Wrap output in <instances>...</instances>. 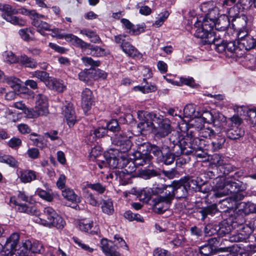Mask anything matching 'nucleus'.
<instances>
[{
	"mask_svg": "<svg viewBox=\"0 0 256 256\" xmlns=\"http://www.w3.org/2000/svg\"><path fill=\"white\" fill-rule=\"evenodd\" d=\"M112 144L117 146V151L120 154H126L132 146V142L123 132H119L115 135L112 140Z\"/></svg>",
	"mask_w": 256,
	"mask_h": 256,
	"instance_id": "obj_12",
	"label": "nucleus"
},
{
	"mask_svg": "<svg viewBox=\"0 0 256 256\" xmlns=\"http://www.w3.org/2000/svg\"><path fill=\"white\" fill-rule=\"evenodd\" d=\"M228 138L232 140H236L242 138L244 135V130L238 126L230 125L228 128H224L222 129Z\"/></svg>",
	"mask_w": 256,
	"mask_h": 256,
	"instance_id": "obj_16",
	"label": "nucleus"
},
{
	"mask_svg": "<svg viewBox=\"0 0 256 256\" xmlns=\"http://www.w3.org/2000/svg\"><path fill=\"white\" fill-rule=\"evenodd\" d=\"M22 248L25 252L31 251L33 253H40L43 248L42 244L39 241L34 240L32 242L28 240L22 242Z\"/></svg>",
	"mask_w": 256,
	"mask_h": 256,
	"instance_id": "obj_20",
	"label": "nucleus"
},
{
	"mask_svg": "<svg viewBox=\"0 0 256 256\" xmlns=\"http://www.w3.org/2000/svg\"><path fill=\"white\" fill-rule=\"evenodd\" d=\"M100 247L106 256H120V254L116 251L114 244L112 241L103 238L101 240Z\"/></svg>",
	"mask_w": 256,
	"mask_h": 256,
	"instance_id": "obj_22",
	"label": "nucleus"
},
{
	"mask_svg": "<svg viewBox=\"0 0 256 256\" xmlns=\"http://www.w3.org/2000/svg\"><path fill=\"white\" fill-rule=\"evenodd\" d=\"M147 116L155 123L158 124L156 128L155 135L158 138H164L168 136L172 130L170 121L166 118L164 119L161 116H158L154 113H149Z\"/></svg>",
	"mask_w": 256,
	"mask_h": 256,
	"instance_id": "obj_6",
	"label": "nucleus"
},
{
	"mask_svg": "<svg viewBox=\"0 0 256 256\" xmlns=\"http://www.w3.org/2000/svg\"><path fill=\"white\" fill-rule=\"evenodd\" d=\"M0 162L6 164L11 167H18V162L14 157L10 155H4L0 156Z\"/></svg>",
	"mask_w": 256,
	"mask_h": 256,
	"instance_id": "obj_45",
	"label": "nucleus"
},
{
	"mask_svg": "<svg viewBox=\"0 0 256 256\" xmlns=\"http://www.w3.org/2000/svg\"><path fill=\"white\" fill-rule=\"evenodd\" d=\"M36 194L40 198L48 202H52L54 198L53 194L40 188L36 190Z\"/></svg>",
	"mask_w": 256,
	"mask_h": 256,
	"instance_id": "obj_60",
	"label": "nucleus"
},
{
	"mask_svg": "<svg viewBox=\"0 0 256 256\" xmlns=\"http://www.w3.org/2000/svg\"><path fill=\"white\" fill-rule=\"evenodd\" d=\"M226 120V118L222 114L216 112L214 114V122L212 123L214 126L221 127L224 126Z\"/></svg>",
	"mask_w": 256,
	"mask_h": 256,
	"instance_id": "obj_51",
	"label": "nucleus"
},
{
	"mask_svg": "<svg viewBox=\"0 0 256 256\" xmlns=\"http://www.w3.org/2000/svg\"><path fill=\"white\" fill-rule=\"evenodd\" d=\"M173 192L172 186H168L165 196H158L153 200V208L156 212L161 214L168 208L172 200Z\"/></svg>",
	"mask_w": 256,
	"mask_h": 256,
	"instance_id": "obj_5",
	"label": "nucleus"
},
{
	"mask_svg": "<svg viewBox=\"0 0 256 256\" xmlns=\"http://www.w3.org/2000/svg\"><path fill=\"white\" fill-rule=\"evenodd\" d=\"M10 202L18 206L17 210L19 212L34 215L38 214V212L34 207L29 206L26 204H18V202L16 200V196L10 197Z\"/></svg>",
	"mask_w": 256,
	"mask_h": 256,
	"instance_id": "obj_25",
	"label": "nucleus"
},
{
	"mask_svg": "<svg viewBox=\"0 0 256 256\" xmlns=\"http://www.w3.org/2000/svg\"><path fill=\"white\" fill-rule=\"evenodd\" d=\"M248 238V236L245 234L236 232L229 236V240L231 242H244Z\"/></svg>",
	"mask_w": 256,
	"mask_h": 256,
	"instance_id": "obj_55",
	"label": "nucleus"
},
{
	"mask_svg": "<svg viewBox=\"0 0 256 256\" xmlns=\"http://www.w3.org/2000/svg\"><path fill=\"white\" fill-rule=\"evenodd\" d=\"M21 65L26 68H36L37 67V62L35 60L24 54L19 57V62Z\"/></svg>",
	"mask_w": 256,
	"mask_h": 256,
	"instance_id": "obj_37",
	"label": "nucleus"
},
{
	"mask_svg": "<svg viewBox=\"0 0 256 256\" xmlns=\"http://www.w3.org/2000/svg\"><path fill=\"white\" fill-rule=\"evenodd\" d=\"M94 222L92 220L88 219H83L78 222V228L84 232H88L90 228L94 226Z\"/></svg>",
	"mask_w": 256,
	"mask_h": 256,
	"instance_id": "obj_46",
	"label": "nucleus"
},
{
	"mask_svg": "<svg viewBox=\"0 0 256 256\" xmlns=\"http://www.w3.org/2000/svg\"><path fill=\"white\" fill-rule=\"evenodd\" d=\"M214 188V196L216 198H221L244 190L241 182H234L228 178L218 179Z\"/></svg>",
	"mask_w": 256,
	"mask_h": 256,
	"instance_id": "obj_3",
	"label": "nucleus"
},
{
	"mask_svg": "<svg viewBox=\"0 0 256 256\" xmlns=\"http://www.w3.org/2000/svg\"><path fill=\"white\" fill-rule=\"evenodd\" d=\"M217 228L218 234L223 236L231 232L232 226L226 221L224 220L220 222Z\"/></svg>",
	"mask_w": 256,
	"mask_h": 256,
	"instance_id": "obj_43",
	"label": "nucleus"
},
{
	"mask_svg": "<svg viewBox=\"0 0 256 256\" xmlns=\"http://www.w3.org/2000/svg\"><path fill=\"white\" fill-rule=\"evenodd\" d=\"M126 164V166L124 168V170L120 174V178L122 180V184H128V180L130 174L136 170V166H138L131 158H128V162Z\"/></svg>",
	"mask_w": 256,
	"mask_h": 256,
	"instance_id": "obj_15",
	"label": "nucleus"
},
{
	"mask_svg": "<svg viewBox=\"0 0 256 256\" xmlns=\"http://www.w3.org/2000/svg\"><path fill=\"white\" fill-rule=\"evenodd\" d=\"M36 223L48 227H56L58 229H62L65 222L52 207L48 206L44 208L43 212L34 220Z\"/></svg>",
	"mask_w": 256,
	"mask_h": 256,
	"instance_id": "obj_2",
	"label": "nucleus"
},
{
	"mask_svg": "<svg viewBox=\"0 0 256 256\" xmlns=\"http://www.w3.org/2000/svg\"><path fill=\"white\" fill-rule=\"evenodd\" d=\"M88 48L91 50L90 54L94 56L98 57L104 56L106 54V52L105 49L102 48L100 46H90Z\"/></svg>",
	"mask_w": 256,
	"mask_h": 256,
	"instance_id": "obj_54",
	"label": "nucleus"
},
{
	"mask_svg": "<svg viewBox=\"0 0 256 256\" xmlns=\"http://www.w3.org/2000/svg\"><path fill=\"white\" fill-rule=\"evenodd\" d=\"M38 173L34 170H26L20 172L19 178L23 183H30L38 179Z\"/></svg>",
	"mask_w": 256,
	"mask_h": 256,
	"instance_id": "obj_26",
	"label": "nucleus"
},
{
	"mask_svg": "<svg viewBox=\"0 0 256 256\" xmlns=\"http://www.w3.org/2000/svg\"><path fill=\"white\" fill-rule=\"evenodd\" d=\"M210 140L212 150L213 152H216L222 148L226 142L225 137L218 134H216L215 136Z\"/></svg>",
	"mask_w": 256,
	"mask_h": 256,
	"instance_id": "obj_33",
	"label": "nucleus"
},
{
	"mask_svg": "<svg viewBox=\"0 0 256 256\" xmlns=\"http://www.w3.org/2000/svg\"><path fill=\"white\" fill-rule=\"evenodd\" d=\"M113 150L104 154L105 160H102L104 166H108L112 168H117L118 165V156H116L113 153Z\"/></svg>",
	"mask_w": 256,
	"mask_h": 256,
	"instance_id": "obj_32",
	"label": "nucleus"
},
{
	"mask_svg": "<svg viewBox=\"0 0 256 256\" xmlns=\"http://www.w3.org/2000/svg\"><path fill=\"white\" fill-rule=\"evenodd\" d=\"M62 113L66 118L68 126H72L76 122V116L73 108V105L70 102H65L64 106L62 108Z\"/></svg>",
	"mask_w": 256,
	"mask_h": 256,
	"instance_id": "obj_14",
	"label": "nucleus"
},
{
	"mask_svg": "<svg viewBox=\"0 0 256 256\" xmlns=\"http://www.w3.org/2000/svg\"><path fill=\"white\" fill-rule=\"evenodd\" d=\"M180 144L183 148V154L188 155L196 150L204 148L205 140L198 137L187 136L181 139Z\"/></svg>",
	"mask_w": 256,
	"mask_h": 256,
	"instance_id": "obj_7",
	"label": "nucleus"
},
{
	"mask_svg": "<svg viewBox=\"0 0 256 256\" xmlns=\"http://www.w3.org/2000/svg\"><path fill=\"white\" fill-rule=\"evenodd\" d=\"M102 212L108 215H111L114 212L112 201L110 199L104 200L101 202Z\"/></svg>",
	"mask_w": 256,
	"mask_h": 256,
	"instance_id": "obj_40",
	"label": "nucleus"
},
{
	"mask_svg": "<svg viewBox=\"0 0 256 256\" xmlns=\"http://www.w3.org/2000/svg\"><path fill=\"white\" fill-rule=\"evenodd\" d=\"M130 38L126 34H119L114 36V40L120 46L122 50L131 57H136L139 55L137 49L130 44Z\"/></svg>",
	"mask_w": 256,
	"mask_h": 256,
	"instance_id": "obj_8",
	"label": "nucleus"
},
{
	"mask_svg": "<svg viewBox=\"0 0 256 256\" xmlns=\"http://www.w3.org/2000/svg\"><path fill=\"white\" fill-rule=\"evenodd\" d=\"M214 114L208 110H202L197 112V116L202 117L204 121L207 123L212 124V122H214Z\"/></svg>",
	"mask_w": 256,
	"mask_h": 256,
	"instance_id": "obj_44",
	"label": "nucleus"
},
{
	"mask_svg": "<svg viewBox=\"0 0 256 256\" xmlns=\"http://www.w3.org/2000/svg\"><path fill=\"white\" fill-rule=\"evenodd\" d=\"M218 212V209L216 204H212L198 209V212L200 214L202 221H204L208 216H212Z\"/></svg>",
	"mask_w": 256,
	"mask_h": 256,
	"instance_id": "obj_28",
	"label": "nucleus"
},
{
	"mask_svg": "<svg viewBox=\"0 0 256 256\" xmlns=\"http://www.w3.org/2000/svg\"><path fill=\"white\" fill-rule=\"evenodd\" d=\"M92 132V134L91 132L90 135V140L91 142L95 140V138H100L105 136L108 130L105 127H99Z\"/></svg>",
	"mask_w": 256,
	"mask_h": 256,
	"instance_id": "obj_42",
	"label": "nucleus"
},
{
	"mask_svg": "<svg viewBox=\"0 0 256 256\" xmlns=\"http://www.w3.org/2000/svg\"><path fill=\"white\" fill-rule=\"evenodd\" d=\"M230 24V21L227 16L221 15L218 18L216 16V28L218 30L216 33L219 32L221 37L224 36L226 32L224 31L228 28Z\"/></svg>",
	"mask_w": 256,
	"mask_h": 256,
	"instance_id": "obj_24",
	"label": "nucleus"
},
{
	"mask_svg": "<svg viewBox=\"0 0 256 256\" xmlns=\"http://www.w3.org/2000/svg\"><path fill=\"white\" fill-rule=\"evenodd\" d=\"M62 196L68 201L72 202H80V198L74 192L73 190L70 188H65L62 192Z\"/></svg>",
	"mask_w": 256,
	"mask_h": 256,
	"instance_id": "obj_36",
	"label": "nucleus"
},
{
	"mask_svg": "<svg viewBox=\"0 0 256 256\" xmlns=\"http://www.w3.org/2000/svg\"><path fill=\"white\" fill-rule=\"evenodd\" d=\"M219 44H214L218 50L222 52L227 50L228 52L234 53L237 56H240L243 54L240 44L237 43L238 40L230 38L228 33L225 32L222 37L221 36L216 39Z\"/></svg>",
	"mask_w": 256,
	"mask_h": 256,
	"instance_id": "obj_4",
	"label": "nucleus"
},
{
	"mask_svg": "<svg viewBox=\"0 0 256 256\" xmlns=\"http://www.w3.org/2000/svg\"><path fill=\"white\" fill-rule=\"evenodd\" d=\"M196 106L193 104H188L185 106L184 108V112L186 117H196L197 112H196Z\"/></svg>",
	"mask_w": 256,
	"mask_h": 256,
	"instance_id": "obj_53",
	"label": "nucleus"
},
{
	"mask_svg": "<svg viewBox=\"0 0 256 256\" xmlns=\"http://www.w3.org/2000/svg\"><path fill=\"white\" fill-rule=\"evenodd\" d=\"M172 187L174 189L172 200L174 196L178 198H186V196L188 190L184 185L180 183V180L177 182L175 185L172 186Z\"/></svg>",
	"mask_w": 256,
	"mask_h": 256,
	"instance_id": "obj_34",
	"label": "nucleus"
},
{
	"mask_svg": "<svg viewBox=\"0 0 256 256\" xmlns=\"http://www.w3.org/2000/svg\"><path fill=\"white\" fill-rule=\"evenodd\" d=\"M35 99V108L46 116L48 113V98L42 94H38L36 96Z\"/></svg>",
	"mask_w": 256,
	"mask_h": 256,
	"instance_id": "obj_18",
	"label": "nucleus"
},
{
	"mask_svg": "<svg viewBox=\"0 0 256 256\" xmlns=\"http://www.w3.org/2000/svg\"><path fill=\"white\" fill-rule=\"evenodd\" d=\"M124 216L126 218L130 221L136 220L138 222H142V218L138 214H134L130 210L126 211L124 214Z\"/></svg>",
	"mask_w": 256,
	"mask_h": 256,
	"instance_id": "obj_61",
	"label": "nucleus"
},
{
	"mask_svg": "<svg viewBox=\"0 0 256 256\" xmlns=\"http://www.w3.org/2000/svg\"><path fill=\"white\" fill-rule=\"evenodd\" d=\"M128 156L126 154L119 153L118 156V165L117 168H124L128 162Z\"/></svg>",
	"mask_w": 256,
	"mask_h": 256,
	"instance_id": "obj_62",
	"label": "nucleus"
},
{
	"mask_svg": "<svg viewBox=\"0 0 256 256\" xmlns=\"http://www.w3.org/2000/svg\"><path fill=\"white\" fill-rule=\"evenodd\" d=\"M237 15L238 14H236V16L234 17L230 14V16L232 17V22L234 28L238 30V33L244 32V31H248L247 17L244 15L240 16H238Z\"/></svg>",
	"mask_w": 256,
	"mask_h": 256,
	"instance_id": "obj_19",
	"label": "nucleus"
},
{
	"mask_svg": "<svg viewBox=\"0 0 256 256\" xmlns=\"http://www.w3.org/2000/svg\"><path fill=\"white\" fill-rule=\"evenodd\" d=\"M6 83L14 90L20 91L21 80L15 77H9L6 80Z\"/></svg>",
	"mask_w": 256,
	"mask_h": 256,
	"instance_id": "obj_49",
	"label": "nucleus"
},
{
	"mask_svg": "<svg viewBox=\"0 0 256 256\" xmlns=\"http://www.w3.org/2000/svg\"><path fill=\"white\" fill-rule=\"evenodd\" d=\"M80 34L86 35L94 43H98L100 40L98 36L94 32L84 29L80 30Z\"/></svg>",
	"mask_w": 256,
	"mask_h": 256,
	"instance_id": "obj_48",
	"label": "nucleus"
},
{
	"mask_svg": "<svg viewBox=\"0 0 256 256\" xmlns=\"http://www.w3.org/2000/svg\"><path fill=\"white\" fill-rule=\"evenodd\" d=\"M218 8H214L208 14L206 17L204 19L202 22L196 23L198 26H200L205 29H207L210 32H215L213 30V28L216 26V16H213L212 13L217 12Z\"/></svg>",
	"mask_w": 256,
	"mask_h": 256,
	"instance_id": "obj_17",
	"label": "nucleus"
},
{
	"mask_svg": "<svg viewBox=\"0 0 256 256\" xmlns=\"http://www.w3.org/2000/svg\"><path fill=\"white\" fill-rule=\"evenodd\" d=\"M152 156L148 154H142L137 151L133 154L132 160L138 166H144L149 164Z\"/></svg>",
	"mask_w": 256,
	"mask_h": 256,
	"instance_id": "obj_27",
	"label": "nucleus"
},
{
	"mask_svg": "<svg viewBox=\"0 0 256 256\" xmlns=\"http://www.w3.org/2000/svg\"><path fill=\"white\" fill-rule=\"evenodd\" d=\"M176 160V156L173 153L167 152L162 155L160 160L166 165H170L174 163Z\"/></svg>",
	"mask_w": 256,
	"mask_h": 256,
	"instance_id": "obj_52",
	"label": "nucleus"
},
{
	"mask_svg": "<svg viewBox=\"0 0 256 256\" xmlns=\"http://www.w3.org/2000/svg\"><path fill=\"white\" fill-rule=\"evenodd\" d=\"M46 86L51 90L58 92H62L66 90V86L63 80L51 78L46 83Z\"/></svg>",
	"mask_w": 256,
	"mask_h": 256,
	"instance_id": "obj_30",
	"label": "nucleus"
},
{
	"mask_svg": "<svg viewBox=\"0 0 256 256\" xmlns=\"http://www.w3.org/2000/svg\"><path fill=\"white\" fill-rule=\"evenodd\" d=\"M87 186L99 194H102L106 191V186L100 182L88 184Z\"/></svg>",
	"mask_w": 256,
	"mask_h": 256,
	"instance_id": "obj_58",
	"label": "nucleus"
},
{
	"mask_svg": "<svg viewBox=\"0 0 256 256\" xmlns=\"http://www.w3.org/2000/svg\"><path fill=\"white\" fill-rule=\"evenodd\" d=\"M65 38L76 47L86 48L90 46V44L84 42L82 39L72 34H66L65 36Z\"/></svg>",
	"mask_w": 256,
	"mask_h": 256,
	"instance_id": "obj_35",
	"label": "nucleus"
},
{
	"mask_svg": "<svg viewBox=\"0 0 256 256\" xmlns=\"http://www.w3.org/2000/svg\"><path fill=\"white\" fill-rule=\"evenodd\" d=\"M100 247L106 256H120V254L116 251L114 244L112 241L103 238L101 240Z\"/></svg>",
	"mask_w": 256,
	"mask_h": 256,
	"instance_id": "obj_21",
	"label": "nucleus"
},
{
	"mask_svg": "<svg viewBox=\"0 0 256 256\" xmlns=\"http://www.w3.org/2000/svg\"><path fill=\"white\" fill-rule=\"evenodd\" d=\"M48 17L37 12L31 19L32 24L37 28V32L44 35V30H51V25L42 20H46Z\"/></svg>",
	"mask_w": 256,
	"mask_h": 256,
	"instance_id": "obj_13",
	"label": "nucleus"
},
{
	"mask_svg": "<svg viewBox=\"0 0 256 256\" xmlns=\"http://www.w3.org/2000/svg\"><path fill=\"white\" fill-rule=\"evenodd\" d=\"M149 113H143L142 112H138V117L140 120V118H142V116L144 117L146 120H142L138 124V128L141 131H147L150 128H154V122H153L148 116L147 114Z\"/></svg>",
	"mask_w": 256,
	"mask_h": 256,
	"instance_id": "obj_23",
	"label": "nucleus"
},
{
	"mask_svg": "<svg viewBox=\"0 0 256 256\" xmlns=\"http://www.w3.org/2000/svg\"><path fill=\"white\" fill-rule=\"evenodd\" d=\"M136 8L139 9V12L142 15L148 16L152 12L151 8L146 6H144L142 2L137 4Z\"/></svg>",
	"mask_w": 256,
	"mask_h": 256,
	"instance_id": "obj_63",
	"label": "nucleus"
},
{
	"mask_svg": "<svg viewBox=\"0 0 256 256\" xmlns=\"http://www.w3.org/2000/svg\"><path fill=\"white\" fill-rule=\"evenodd\" d=\"M180 183L184 185L188 190L196 191L199 188L197 180L192 176H185L182 178Z\"/></svg>",
	"mask_w": 256,
	"mask_h": 256,
	"instance_id": "obj_31",
	"label": "nucleus"
},
{
	"mask_svg": "<svg viewBox=\"0 0 256 256\" xmlns=\"http://www.w3.org/2000/svg\"><path fill=\"white\" fill-rule=\"evenodd\" d=\"M82 63L86 66H90L91 68L98 66L100 64L99 60H94L90 57L82 56L81 58Z\"/></svg>",
	"mask_w": 256,
	"mask_h": 256,
	"instance_id": "obj_57",
	"label": "nucleus"
},
{
	"mask_svg": "<svg viewBox=\"0 0 256 256\" xmlns=\"http://www.w3.org/2000/svg\"><path fill=\"white\" fill-rule=\"evenodd\" d=\"M0 10L3 12L2 17L6 22L20 26H24L26 22L22 18L14 16V14L19 12L22 14L28 16L31 20L36 12L35 10H28L24 8H19L16 11L14 9H12L10 5L2 4H0Z\"/></svg>",
	"mask_w": 256,
	"mask_h": 256,
	"instance_id": "obj_1",
	"label": "nucleus"
},
{
	"mask_svg": "<svg viewBox=\"0 0 256 256\" xmlns=\"http://www.w3.org/2000/svg\"><path fill=\"white\" fill-rule=\"evenodd\" d=\"M238 40L237 43L240 44L243 54L244 50H248L256 46V36H252L251 32L244 31L237 34Z\"/></svg>",
	"mask_w": 256,
	"mask_h": 256,
	"instance_id": "obj_10",
	"label": "nucleus"
},
{
	"mask_svg": "<svg viewBox=\"0 0 256 256\" xmlns=\"http://www.w3.org/2000/svg\"><path fill=\"white\" fill-rule=\"evenodd\" d=\"M216 246L212 244H205L199 248L200 252L204 256H210L216 252Z\"/></svg>",
	"mask_w": 256,
	"mask_h": 256,
	"instance_id": "obj_41",
	"label": "nucleus"
},
{
	"mask_svg": "<svg viewBox=\"0 0 256 256\" xmlns=\"http://www.w3.org/2000/svg\"><path fill=\"white\" fill-rule=\"evenodd\" d=\"M253 4L252 0H239L236 6L230 8L229 14H231L232 11H235L236 9H239L241 11L248 10Z\"/></svg>",
	"mask_w": 256,
	"mask_h": 256,
	"instance_id": "obj_39",
	"label": "nucleus"
},
{
	"mask_svg": "<svg viewBox=\"0 0 256 256\" xmlns=\"http://www.w3.org/2000/svg\"><path fill=\"white\" fill-rule=\"evenodd\" d=\"M20 236L16 233L12 234L6 240L3 246L0 244V252L4 251L8 256H14L16 254L18 249H17L19 242Z\"/></svg>",
	"mask_w": 256,
	"mask_h": 256,
	"instance_id": "obj_11",
	"label": "nucleus"
},
{
	"mask_svg": "<svg viewBox=\"0 0 256 256\" xmlns=\"http://www.w3.org/2000/svg\"><path fill=\"white\" fill-rule=\"evenodd\" d=\"M158 174V172L154 169L143 170L141 172L142 177L145 180L150 179V178L157 176Z\"/></svg>",
	"mask_w": 256,
	"mask_h": 256,
	"instance_id": "obj_59",
	"label": "nucleus"
},
{
	"mask_svg": "<svg viewBox=\"0 0 256 256\" xmlns=\"http://www.w3.org/2000/svg\"><path fill=\"white\" fill-rule=\"evenodd\" d=\"M196 128H197V130L199 132V136L204 138H209L211 139L216 134L212 128L209 127L206 128L202 126V125H200V126H196Z\"/></svg>",
	"mask_w": 256,
	"mask_h": 256,
	"instance_id": "obj_38",
	"label": "nucleus"
},
{
	"mask_svg": "<svg viewBox=\"0 0 256 256\" xmlns=\"http://www.w3.org/2000/svg\"><path fill=\"white\" fill-rule=\"evenodd\" d=\"M196 24L194 25L196 30L194 34V36L202 40V42L204 44H219V42L216 40L218 37L220 38L221 34L219 32H210L207 29H205L202 26H200Z\"/></svg>",
	"mask_w": 256,
	"mask_h": 256,
	"instance_id": "obj_9",
	"label": "nucleus"
},
{
	"mask_svg": "<svg viewBox=\"0 0 256 256\" xmlns=\"http://www.w3.org/2000/svg\"><path fill=\"white\" fill-rule=\"evenodd\" d=\"M134 90L136 92H141L144 94H148L156 90L155 86L146 84L144 86H136L134 87Z\"/></svg>",
	"mask_w": 256,
	"mask_h": 256,
	"instance_id": "obj_56",
	"label": "nucleus"
},
{
	"mask_svg": "<svg viewBox=\"0 0 256 256\" xmlns=\"http://www.w3.org/2000/svg\"><path fill=\"white\" fill-rule=\"evenodd\" d=\"M32 76L39 79L40 81L44 82L46 86V83L52 77L49 76V74L45 71L36 70L33 72Z\"/></svg>",
	"mask_w": 256,
	"mask_h": 256,
	"instance_id": "obj_47",
	"label": "nucleus"
},
{
	"mask_svg": "<svg viewBox=\"0 0 256 256\" xmlns=\"http://www.w3.org/2000/svg\"><path fill=\"white\" fill-rule=\"evenodd\" d=\"M4 56L5 61L9 64L19 62V58H17L12 52H6Z\"/></svg>",
	"mask_w": 256,
	"mask_h": 256,
	"instance_id": "obj_64",
	"label": "nucleus"
},
{
	"mask_svg": "<svg viewBox=\"0 0 256 256\" xmlns=\"http://www.w3.org/2000/svg\"><path fill=\"white\" fill-rule=\"evenodd\" d=\"M93 98L92 92L89 88H86L83 90L82 93V102L84 110H89L92 104Z\"/></svg>",
	"mask_w": 256,
	"mask_h": 256,
	"instance_id": "obj_29",
	"label": "nucleus"
},
{
	"mask_svg": "<svg viewBox=\"0 0 256 256\" xmlns=\"http://www.w3.org/2000/svg\"><path fill=\"white\" fill-rule=\"evenodd\" d=\"M84 197L86 202L94 206H99V203L94 194L88 190H86L84 192Z\"/></svg>",
	"mask_w": 256,
	"mask_h": 256,
	"instance_id": "obj_50",
	"label": "nucleus"
}]
</instances>
